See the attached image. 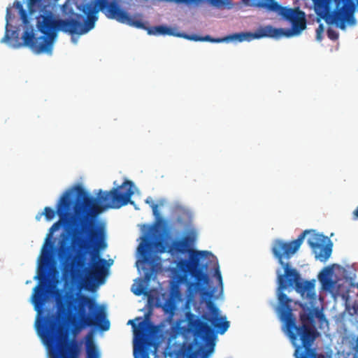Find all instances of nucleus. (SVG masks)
Masks as SVG:
<instances>
[{
	"label": "nucleus",
	"instance_id": "obj_1",
	"mask_svg": "<svg viewBox=\"0 0 358 358\" xmlns=\"http://www.w3.org/2000/svg\"><path fill=\"white\" fill-rule=\"evenodd\" d=\"M134 183L126 180L121 185L110 191L99 190L97 198L85 196L83 201L76 207L82 230L75 229L73 234V245L80 250H91V265L85 266L84 255L72 256L71 246L61 243L59 258L65 275L74 276L80 268L89 278L99 284L103 282L106 273V260L100 257L99 252L107 248L106 235L103 227L94 222L92 219L107 208H120L127 203L134 204L131 197L134 194Z\"/></svg>",
	"mask_w": 358,
	"mask_h": 358
},
{
	"label": "nucleus",
	"instance_id": "obj_2",
	"mask_svg": "<svg viewBox=\"0 0 358 358\" xmlns=\"http://www.w3.org/2000/svg\"><path fill=\"white\" fill-rule=\"evenodd\" d=\"M30 15L39 13L35 16L36 27L43 36L36 37L33 29L26 30L22 35L23 45L29 47L37 54L46 52L52 54L53 45L58 33L62 31L71 35H83L92 29L98 20V13L102 12L108 18L136 28H144L143 22L130 15L122 9L115 1L94 0V4L83 6L82 12L86 15L72 13L73 17L59 18L51 10L47 9L45 0H27Z\"/></svg>",
	"mask_w": 358,
	"mask_h": 358
},
{
	"label": "nucleus",
	"instance_id": "obj_3",
	"mask_svg": "<svg viewBox=\"0 0 358 358\" xmlns=\"http://www.w3.org/2000/svg\"><path fill=\"white\" fill-rule=\"evenodd\" d=\"M308 231L302 232L296 240L286 242L282 240H275L271 248L272 253L278 260V264L284 269V273L277 271L278 283L280 289H285L288 287H295L297 292L301 296L313 299L315 298V282L306 280L300 281V275L296 268L292 267L289 260L300 248Z\"/></svg>",
	"mask_w": 358,
	"mask_h": 358
},
{
	"label": "nucleus",
	"instance_id": "obj_4",
	"mask_svg": "<svg viewBox=\"0 0 358 358\" xmlns=\"http://www.w3.org/2000/svg\"><path fill=\"white\" fill-rule=\"evenodd\" d=\"M78 199L75 201L71 196L72 192L66 191L61 196L57 205V214L59 219L57 222H55L49 229L48 237L46 238V243L50 239L52 234L59 230L62 226H69L71 227L69 234L71 236V250L76 247L73 245V234L75 229L82 230V224H80L79 217L76 215V207L77 205L81 203L85 196L94 198L88 194V193L80 186H77L76 188ZM52 244L50 243V248H46V245H44L42 250L41 265L47 264L50 259V248ZM39 277L44 279L46 277V270H42L41 266L39 268Z\"/></svg>",
	"mask_w": 358,
	"mask_h": 358
},
{
	"label": "nucleus",
	"instance_id": "obj_5",
	"mask_svg": "<svg viewBox=\"0 0 358 358\" xmlns=\"http://www.w3.org/2000/svg\"><path fill=\"white\" fill-rule=\"evenodd\" d=\"M50 358H78L80 345L76 340L64 337L61 324L56 317L47 319L38 329Z\"/></svg>",
	"mask_w": 358,
	"mask_h": 358
},
{
	"label": "nucleus",
	"instance_id": "obj_6",
	"mask_svg": "<svg viewBox=\"0 0 358 358\" xmlns=\"http://www.w3.org/2000/svg\"><path fill=\"white\" fill-rule=\"evenodd\" d=\"M68 310L72 315V324L76 329L94 327L101 331L110 328V322L106 319L103 308L99 306L91 296L80 294L68 303Z\"/></svg>",
	"mask_w": 358,
	"mask_h": 358
},
{
	"label": "nucleus",
	"instance_id": "obj_7",
	"mask_svg": "<svg viewBox=\"0 0 358 358\" xmlns=\"http://www.w3.org/2000/svg\"><path fill=\"white\" fill-rule=\"evenodd\" d=\"M301 324L297 325L296 318L292 313L285 323L286 333L295 350L299 349V355L307 356L317 355L315 349L311 348L312 345L319 334L314 326V315L312 310L300 314Z\"/></svg>",
	"mask_w": 358,
	"mask_h": 358
},
{
	"label": "nucleus",
	"instance_id": "obj_8",
	"mask_svg": "<svg viewBox=\"0 0 358 358\" xmlns=\"http://www.w3.org/2000/svg\"><path fill=\"white\" fill-rule=\"evenodd\" d=\"M214 255L209 251L194 250L189 251V260L182 259L178 263V267L185 274H189L194 278L195 282L188 284L189 292L202 290L208 283L209 278L203 271L208 266L210 258L213 259Z\"/></svg>",
	"mask_w": 358,
	"mask_h": 358
},
{
	"label": "nucleus",
	"instance_id": "obj_9",
	"mask_svg": "<svg viewBox=\"0 0 358 358\" xmlns=\"http://www.w3.org/2000/svg\"><path fill=\"white\" fill-rule=\"evenodd\" d=\"M328 6L332 2L335 4L334 10L331 15L332 22L338 25L342 29L345 28V24L355 25L356 20L355 13L357 5L353 0H322Z\"/></svg>",
	"mask_w": 358,
	"mask_h": 358
},
{
	"label": "nucleus",
	"instance_id": "obj_10",
	"mask_svg": "<svg viewBox=\"0 0 358 358\" xmlns=\"http://www.w3.org/2000/svg\"><path fill=\"white\" fill-rule=\"evenodd\" d=\"M128 324H131L134 329V339L138 345L142 358H148V349L153 345V341L148 335L149 323L143 320L136 327L134 320H131Z\"/></svg>",
	"mask_w": 358,
	"mask_h": 358
},
{
	"label": "nucleus",
	"instance_id": "obj_11",
	"mask_svg": "<svg viewBox=\"0 0 358 358\" xmlns=\"http://www.w3.org/2000/svg\"><path fill=\"white\" fill-rule=\"evenodd\" d=\"M187 327L189 330L193 333L194 339L199 340L201 343L209 341L213 335V329L208 324L196 317L194 314L187 313Z\"/></svg>",
	"mask_w": 358,
	"mask_h": 358
},
{
	"label": "nucleus",
	"instance_id": "obj_12",
	"mask_svg": "<svg viewBox=\"0 0 358 358\" xmlns=\"http://www.w3.org/2000/svg\"><path fill=\"white\" fill-rule=\"evenodd\" d=\"M208 313L203 314L202 318L210 322L214 329L220 334L225 333L229 327V322L226 317L220 315V309L211 301L206 303Z\"/></svg>",
	"mask_w": 358,
	"mask_h": 358
},
{
	"label": "nucleus",
	"instance_id": "obj_13",
	"mask_svg": "<svg viewBox=\"0 0 358 358\" xmlns=\"http://www.w3.org/2000/svg\"><path fill=\"white\" fill-rule=\"evenodd\" d=\"M282 29H277L271 26L261 27L257 31L252 32H240L230 35L226 39L237 40L239 42L244 41H250L253 39H259L264 37H277V36L282 34Z\"/></svg>",
	"mask_w": 358,
	"mask_h": 358
},
{
	"label": "nucleus",
	"instance_id": "obj_14",
	"mask_svg": "<svg viewBox=\"0 0 358 358\" xmlns=\"http://www.w3.org/2000/svg\"><path fill=\"white\" fill-rule=\"evenodd\" d=\"M154 245L157 251L160 253H164L166 252V244L164 239L163 234H161L160 238L156 240L155 242H152L148 238H145V243H141L138 247V252L143 257V262L150 264L151 257L149 254V250L151 246Z\"/></svg>",
	"mask_w": 358,
	"mask_h": 358
},
{
	"label": "nucleus",
	"instance_id": "obj_15",
	"mask_svg": "<svg viewBox=\"0 0 358 358\" xmlns=\"http://www.w3.org/2000/svg\"><path fill=\"white\" fill-rule=\"evenodd\" d=\"M279 292L278 294V299L279 302V305L280 306V319L283 322H285L286 320L291 316L292 313V309L290 306V303L292 302V299H289L285 293L282 291L283 289H280L278 288Z\"/></svg>",
	"mask_w": 358,
	"mask_h": 358
},
{
	"label": "nucleus",
	"instance_id": "obj_16",
	"mask_svg": "<svg viewBox=\"0 0 358 358\" xmlns=\"http://www.w3.org/2000/svg\"><path fill=\"white\" fill-rule=\"evenodd\" d=\"M290 22L292 23V31L290 30L285 31L282 29L283 30L282 34H280L278 36H285L289 37L292 36L293 34H298L305 29L306 27L305 13L302 11L301 15H297Z\"/></svg>",
	"mask_w": 358,
	"mask_h": 358
},
{
	"label": "nucleus",
	"instance_id": "obj_17",
	"mask_svg": "<svg viewBox=\"0 0 358 358\" xmlns=\"http://www.w3.org/2000/svg\"><path fill=\"white\" fill-rule=\"evenodd\" d=\"M273 3L277 6L275 9H272L270 7H266V9L270 11L278 12L279 14L285 20L291 22L297 15H301L302 11L299 9L289 8L280 6L277 2L273 0Z\"/></svg>",
	"mask_w": 358,
	"mask_h": 358
},
{
	"label": "nucleus",
	"instance_id": "obj_18",
	"mask_svg": "<svg viewBox=\"0 0 358 358\" xmlns=\"http://www.w3.org/2000/svg\"><path fill=\"white\" fill-rule=\"evenodd\" d=\"M331 274L332 268L325 267L318 275L319 281L325 290H331L335 287L336 281L331 278Z\"/></svg>",
	"mask_w": 358,
	"mask_h": 358
},
{
	"label": "nucleus",
	"instance_id": "obj_19",
	"mask_svg": "<svg viewBox=\"0 0 358 358\" xmlns=\"http://www.w3.org/2000/svg\"><path fill=\"white\" fill-rule=\"evenodd\" d=\"M307 231H308V232L306 233L305 236L306 234H309V236L307 240L308 244L315 251V249H317V248H320L322 246V243H324V239L326 238L321 234L315 233L314 230H307Z\"/></svg>",
	"mask_w": 358,
	"mask_h": 358
},
{
	"label": "nucleus",
	"instance_id": "obj_20",
	"mask_svg": "<svg viewBox=\"0 0 358 358\" xmlns=\"http://www.w3.org/2000/svg\"><path fill=\"white\" fill-rule=\"evenodd\" d=\"M149 34L153 35H169L178 36L180 33H175L172 29L164 25L153 27L148 29Z\"/></svg>",
	"mask_w": 358,
	"mask_h": 358
},
{
	"label": "nucleus",
	"instance_id": "obj_21",
	"mask_svg": "<svg viewBox=\"0 0 358 358\" xmlns=\"http://www.w3.org/2000/svg\"><path fill=\"white\" fill-rule=\"evenodd\" d=\"M178 37H182L184 38L190 40V41H208V42H212V43H219L224 41L225 39L223 38H213L210 36L207 35L206 36H199L197 35L193 34V35H188V34H178Z\"/></svg>",
	"mask_w": 358,
	"mask_h": 358
},
{
	"label": "nucleus",
	"instance_id": "obj_22",
	"mask_svg": "<svg viewBox=\"0 0 358 358\" xmlns=\"http://www.w3.org/2000/svg\"><path fill=\"white\" fill-rule=\"evenodd\" d=\"M189 239L185 238L182 240L175 241L169 251H175L178 253L184 254L188 250Z\"/></svg>",
	"mask_w": 358,
	"mask_h": 358
},
{
	"label": "nucleus",
	"instance_id": "obj_23",
	"mask_svg": "<svg viewBox=\"0 0 358 358\" xmlns=\"http://www.w3.org/2000/svg\"><path fill=\"white\" fill-rule=\"evenodd\" d=\"M318 248L320 249L318 253L315 251V257L319 259L321 262H326L331 255V245H323V243H322V246Z\"/></svg>",
	"mask_w": 358,
	"mask_h": 358
},
{
	"label": "nucleus",
	"instance_id": "obj_24",
	"mask_svg": "<svg viewBox=\"0 0 358 358\" xmlns=\"http://www.w3.org/2000/svg\"><path fill=\"white\" fill-rule=\"evenodd\" d=\"M162 310L165 314L169 315V318H172L175 313L176 304L172 298L165 301L162 306Z\"/></svg>",
	"mask_w": 358,
	"mask_h": 358
},
{
	"label": "nucleus",
	"instance_id": "obj_25",
	"mask_svg": "<svg viewBox=\"0 0 358 358\" xmlns=\"http://www.w3.org/2000/svg\"><path fill=\"white\" fill-rule=\"evenodd\" d=\"M13 6L18 10L20 18L24 24H29V19L26 10L23 8L22 3L18 0H15Z\"/></svg>",
	"mask_w": 358,
	"mask_h": 358
},
{
	"label": "nucleus",
	"instance_id": "obj_26",
	"mask_svg": "<svg viewBox=\"0 0 358 358\" xmlns=\"http://www.w3.org/2000/svg\"><path fill=\"white\" fill-rule=\"evenodd\" d=\"M13 17V15L11 13V8H7L6 15V32H5L4 36L1 40V43L8 42L11 38V36L9 34V30H8V27L9 26V21H10Z\"/></svg>",
	"mask_w": 358,
	"mask_h": 358
},
{
	"label": "nucleus",
	"instance_id": "obj_27",
	"mask_svg": "<svg viewBox=\"0 0 358 358\" xmlns=\"http://www.w3.org/2000/svg\"><path fill=\"white\" fill-rule=\"evenodd\" d=\"M86 354L87 358H99V351L92 341H87L86 346Z\"/></svg>",
	"mask_w": 358,
	"mask_h": 358
},
{
	"label": "nucleus",
	"instance_id": "obj_28",
	"mask_svg": "<svg viewBox=\"0 0 358 358\" xmlns=\"http://www.w3.org/2000/svg\"><path fill=\"white\" fill-rule=\"evenodd\" d=\"M35 294H34V303L36 306L41 304L43 301V296L45 293V287L36 286L34 288Z\"/></svg>",
	"mask_w": 358,
	"mask_h": 358
},
{
	"label": "nucleus",
	"instance_id": "obj_29",
	"mask_svg": "<svg viewBox=\"0 0 358 358\" xmlns=\"http://www.w3.org/2000/svg\"><path fill=\"white\" fill-rule=\"evenodd\" d=\"M145 203L150 205V206H151V208L152 209L153 215L155 217V218L157 219V222L159 223L163 224L164 225H166V221H164L160 217V213H159V210H158V205L154 203L153 202H152V199L150 198H148L145 200Z\"/></svg>",
	"mask_w": 358,
	"mask_h": 358
},
{
	"label": "nucleus",
	"instance_id": "obj_30",
	"mask_svg": "<svg viewBox=\"0 0 358 358\" xmlns=\"http://www.w3.org/2000/svg\"><path fill=\"white\" fill-rule=\"evenodd\" d=\"M254 5L257 6L259 8H266V7H270L272 9H275L277 6L273 3V0H261L257 1V3H254Z\"/></svg>",
	"mask_w": 358,
	"mask_h": 358
},
{
	"label": "nucleus",
	"instance_id": "obj_31",
	"mask_svg": "<svg viewBox=\"0 0 358 358\" xmlns=\"http://www.w3.org/2000/svg\"><path fill=\"white\" fill-rule=\"evenodd\" d=\"M47 220H52L57 214V210H55L50 207H45L44 212L43 213Z\"/></svg>",
	"mask_w": 358,
	"mask_h": 358
},
{
	"label": "nucleus",
	"instance_id": "obj_32",
	"mask_svg": "<svg viewBox=\"0 0 358 358\" xmlns=\"http://www.w3.org/2000/svg\"><path fill=\"white\" fill-rule=\"evenodd\" d=\"M211 4L217 8H224L230 3L228 0H210Z\"/></svg>",
	"mask_w": 358,
	"mask_h": 358
},
{
	"label": "nucleus",
	"instance_id": "obj_33",
	"mask_svg": "<svg viewBox=\"0 0 358 358\" xmlns=\"http://www.w3.org/2000/svg\"><path fill=\"white\" fill-rule=\"evenodd\" d=\"M327 36L330 39L334 40V41L336 40L338 38V33L336 31L332 30V29H328Z\"/></svg>",
	"mask_w": 358,
	"mask_h": 358
},
{
	"label": "nucleus",
	"instance_id": "obj_34",
	"mask_svg": "<svg viewBox=\"0 0 358 358\" xmlns=\"http://www.w3.org/2000/svg\"><path fill=\"white\" fill-rule=\"evenodd\" d=\"M215 275L217 278L219 283L222 285V275H221V273L220 271V268H219L218 266L215 269Z\"/></svg>",
	"mask_w": 358,
	"mask_h": 358
},
{
	"label": "nucleus",
	"instance_id": "obj_35",
	"mask_svg": "<svg viewBox=\"0 0 358 358\" xmlns=\"http://www.w3.org/2000/svg\"><path fill=\"white\" fill-rule=\"evenodd\" d=\"M322 26L320 24L317 29V41H321L322 39Z\"/></svg>",
	"mask_w": 358,
	"mask_h": 358
},
{
	"label": "nucleus",
	"instance_id": "obj_36",
	"mask_svg": "<svg viewBox=\"0 0 358 358\" xmlns=\"http://www.w3.org/2000/svg\"><path fill=\"white\" fill-rule=\"evenodd\" d=\"M152 276V273L150 272H146L144 275V278L146 280H150Z\"/></svg>",
	"mask_w": 358,
	"mask_h": 358
},
{
	"label": "nucleus",
	"instance_id": "obj_37",
	"mask_svg": "<svg viewBox=\"0 0 358 358\" xmlns=\"http://www.w3.org/2000/svg\"><path fill=\"white\" fill-rule=\"evenodd\" d=\"M133 292L137 295V296H140L141 295L143 292V290L141 289H137L134 291H133Z\"/></svg>",
	"mask_w": 358,
	"mask_h": 358
},
{
	"label": "nucleus",
	"instance_id": "obj_38",
	"mask_svg": "<svg viewBox=\"0 0 358 358\" xmlns=\"http://www.w3.org/2000/svg\"><path fill=\"white\" fill-rule=\"evenodd\" d=\"M353 215L355 219L358 220V206L357 208L353 211Z\"/></svg>",
	"mask_w": 358,
	"mask_h": 358
},
{
	"label": "nucleus",
	"instance_id": "obj_39",
	"mask_svg": "<svg viewBox=\"0 0 358 358\" xmlns=\"http://www.w3.org/2000/svg\"><path fill=\"white\" fill-rule=\"evenodd\" d=\"M42 215H43V213H39L38 215H36V219L39 220Z\"/></svg>",
	"mask_w": 358,
	"mask_h": 358
},
{
	"label": "nucleus",
	"instance_id": "obj_40",
	"mask_svg": "<svg viewBox=\"0 0 358 358\" xmlns=\"http://www.w3.org/2000/svg\"><path fill=\"white\" fill-rule=\"evenodd\" d=\"M64 313L65 314H66V313H67V309H66V308H64Z\"/></svg>",
	"mask_w": 358,
	"mask_h": 358
},
{
	"label": "nucleus",
	"instance_id": "obj_41",
	"mask_svg": "<svg viewBox=\"0 0 358 358\" xmlns=\"http://www.w3.org/2000/svg\"><path fill=\"white\" fill-rule=\"evenodd\" d=\"M15 34H16V31H12V36H13V35H15Z\"/></svg>",
	"mask_w": 358,
	"mask_h": 358
},
{
	"label": "nucleus",
	"instance_id": "obj_42",
	"mask_svg": "<svg viewBox=\"0 0 358 358\" xmlns=\"http://www.w3.org/2000/svg\"><path fill=\"white\" fill-rule=\"evenodd\" d=\"M357 287L358 288V284L357 285Z\"/></svg>",
	"mask_w": 358,
	"mask_h": 358
},
{
	"label": "nucleus",
	"instance_id": "obj_43",
	"mask_svg": "<svg viewBox=\"0 0 358 358\" xmlns=\"http://www.w3.org/2000/svg\"><path fill=\"white\" fill-rule=\"evenodd\" d=\"M357 5H358V1H357Z\"/></svg>",
	"mask_w": 358,
	"mask_h": 358
}]
</instances>
